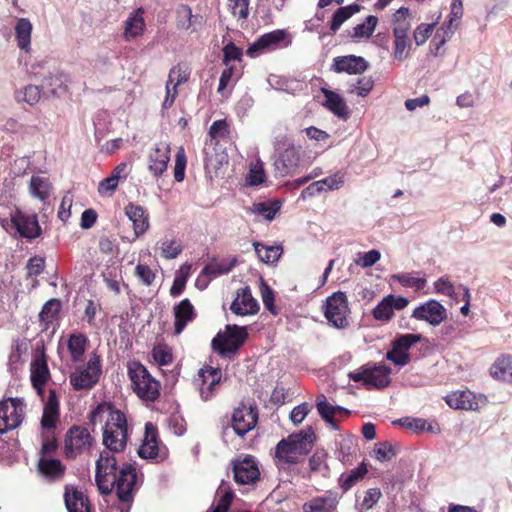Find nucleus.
<instances>
[{
  "label": "nucleus",
  "instance_id": "nucleus-60",
  "mask_svg": "<svg viewBox=\"0 0 512 512\" xmlns=\"http://www.w3.org/2000/svg\"><path fill=\"white\" fill-rule=\"evenodd\" d=\"M61 307L60 301L57 299H51L45 303L41 312L39 313V318L45 325H48L54 317L57 315Z\"/></svg>",
  "mask_w": 512,
  "mask_h": 512
},
{
  "label": "nucleus",
  "instance_id": "nucleus-35",
  "mask_svg": "<svg viewBox=\"0 0 512 512\" xmlns=\"http://www.w3.org/2000/svg\"><path fill=\"white\" fill-rule=\"evenodd\" d=\"M392 34L410 36L412 14L406 7L396 10L391 17Z\"/></svg>",
  "mask_w": 512,
  "mask_h": 512
},
{
  "label": "nucleus",
  "instance_id": "nucleus-56",
  "mask_svg": "<svg viewBox=\"0 0 512 512\" xmlns=\"http://www.w3.org/2000/svg\"><path fill=\"white\" fill-rule=\"evenodd\" d=\"M367 472L368 469L366 465L361 464L357 468L353 469L350 473L341 475L339 479L341 487L345 490H348L357 481L362 479Z\"/></svg>",
  "mask_w": 512,
  "mask_h": 512
},
{
  "label": "nucleus",
  "instance_id": "nucleus-3",
  "mask_svg": "<svg viewBox=\"0 0 512 512\" xmlns=\"http://www.w3.org/2000/svg\"><path fill=\"white\" fill-rule=\"evenodd\" d=\"M0 225L10 234L35 238L40 234L37 216L26 215L15 207H0Z\"/></svg>",
  "mask_w": 512,
  "mask_h": 512
},
{
  "label": "nucleus",
  "instance_id": "nucleus-36",
  "mask_svg": "<svg viewBox=\"0 0 512 512\" xmlns=\"http://www.w3.org/2000/svg\"><path fill=\"white\" fill-rule=\"evenodd\" d=\"M138 454L144 459H152L158 454L157 431L151 423L145 425V437L139 447Z\"/></svg>",
  "mask_w": 512,
  "mask_h": 512
},
{
  "label": "nucleus",
  "instance_id": "nucleus-17",
  "mask_svg": "<svg viewBox=\"0 0 512 512\" xmlns=\"http://www.w3.org/2000/svg\"><path fill=\"white\" fill-rule=\"evenodd\" d=\"M257 423V412L252 406L241 405L232 415V427L240 436L252 430Z\"/></svg>",
  "mask_w": 512,
  "mask_h": 512
},
{
  "label": "nucleus",
  "instance_id": "nucleus-14",
  "mask_svg": "<svg viewBox=\"0 0 512 512\" xmlns=\"http://www.w3.org/2000/svg\"><path fill=\"white\" fill-rule=\"evenodd\" d=\"M408 304L409 300L407 298L389 294L373 308L371 313L376 321L388 323L393 319L395 311L405 309Z\"/></svg>",
  "mask_w": 512,
  "mask_h": 512
},
{
  "label": "nucleus",
  "instance_id": "nucleus-39",
  "mask_svg": "<svg viewBox=\"0 0 512 512\" xmlns=\"http://www.w3.org/2000/svg\"><path fill=\"white\" fill-rule=\"evenodd\" d=\"M253 247L259 260L268 265L276 264L283 253V248L280 245H265L254 242Z\"/></svg>",
  "mask_w": 512,
  "mask_h": 512
},
{
  "label": "nucleus",
  "instance_id": "nucleus-38",
  "mask_svg": "<svg viewBox=\"0 0 512 512\" xmlns=\"http://www.w3.org/2000/svg\"><path fill=\"white\" fill-rule=\"evenodd\" d=\"M52 185L49 179L42 175H33L29 182V193L32 197L45 203L51 193Z\"/></svg>",
  "mask_w": 512,
  "mask_h": 512
},
{
  "label": "nucleus",
  "instance_id": "nucleus-48",
  "mask_svg": "<svg viewBox=\"0 0 512 512\" xmlns=\"http://www.w3.org/2000/svg\"><path fill=\"white\" fill-rule=\"evenodd\" d=\"M360 10L359 6L356 4L348 5L345 7L339 8L333 15L330 29L332 32H336L341 25L352 17L354 14L358 13Z\"/></svg>",
  "mask_w": 512,
  "mask_h": 512
},
{
  "label": "nucleus",
  "instance_id": "nucleus-15",
  "mask_svg": "<svg viewBox=\"0 0 512 512\" xmlns=\"http://www.w3.org/2000/svg\"><path fill=\"white\" fill-rule=\"evenodd\" d=\"M91 443L92 437L87 429L82 427H72L67 432L65 438V454L69 458H75L88 451Z\"/></svg>",
  "mask_w": 512,
  "mask_h": 512
},
{
  "label": "nucleus",
  "instance_id": "nucleus-16",
  "mask_svg": "<svg viewBox=\"0 0 512 512\" xmlns=\"http://www.w3.org/2000/svg\"><path fill=\"white\" fill-rule=\"evenodd\" d=\"M221 380V371L212 367L201 368L195 378V384L199 389L200 396L204 401L212 398L215 387Z\"/></svg>",
  "mask_w": 512,
  "mask_h": 512
},
{
  "label": "nucleus",
  "instance_id": "nucleus-25",
  "mask_svg": "<svg viewBox=\"0 0 512 512\" xmlns=\"http://www.w3.org/2000/svg\"><path fill=\"white\" fill-rule=\"evenodd\" d=\"M146 29L144 11L138 8L127 16L123 23V38L125 41H133L141 37Z\"/></svg>",
  "mask_w": 512,
  "mask_h": 512
},
{
  "label": "nucleus",
  "instance_id": "nucleus-52",
  "mask_svg": "<svg viewBox=\"0 0 512 512\" xmlns=\"http://www.w3.org/2000/svg\"><path fill=\"white\" fill-rule=\"evenodd\" d=\"M217 495L219 499L216 506L208 512H227L234 497L233 492L226 484L222 483L217 490Z\"/></svg>",
  "mask_w": 512,
  "mask_h": 512
},
{
  "label": "nucleus",
  "instance_id": "nucleus-6",
  "mask_svg": "<svg viewBox=\"0 0 512 512\" xmlns=\"http://www.w3.org/2000/svg\"><path fill=\"white\" fill-rule=\"evenodd\" d=\"M323 311L328 323L334 328L346 329L349 326L350 308L343 292L338 291L327 297Z\"/></svg>",
  "mask_w": 512,
  "mask_h": 512
},
{
  "label": "nucleus",
  "instance_id": "nucleus-22",
  "mask_svg": "<svg viewBox=\"0 0 512 512\" xmlns=\"http://www.w3.org/2000/svg\"><path fill=\"white\" fill-rule=\"evenodd\" d=\"M463 16L462 0H453L450 6V13L447 21L437 30V36L441 37L440 45L448 41L457 30Z\"/></svg>",
  "mask_w": 512,
  "mask_h": 512
},
{
  "label": "nucleus",
  "instance_id": "nucleus-59",
  "mask_svg": "<svg viewBox=\"0 0 512 512\" xmlns=\"http://www.w3.org/2000/svg\"><path fill=\"white\" fill-rule=\"evenodd\" d=\"M250 0H228L231 14L238 20H246L249 16Z\"/></svg>",
  "mask_w": 512,
  "mask_h": 512
},
{
  "label": "nucleus",
  "instance_id": "nucleus-62",
  "mask_svg": "<svg viewBox=\"0 0 512 512\" xmlns=\"http://www.w3.org/2000/svg\"><path fill=\"white\" fill-rule=\"evenodd\" d=\"M152 356L160 366L168 365L173 360L171 349L167 345L155 346L152 350Z\"/></svg>",
  "mask_w": 512,
  "mask_h": 512
},
{
  "label": "nucleus",
  "instance_id": "nucleus-8",
  "mask_svg": "<svg viewBox=\"0 0 512 512\" xmlns=\"http://www.w3.org/2000/svg\"><path fill=\"white\" fill-rule=\"evenodd\" d=\"M25 403L22 398H7L0 401V433L3 434L21 425L25 417Z\"/></svg>",
  "mask_w": 512,
  "mask_h": 512
},
{
  "label": "nucleus",
  "instance_id": "nucleus-28",
  "mask_svg": "<svg viewBox=\"0 0 512 512\" xmlns=\"http://www.w3.org/2000/svg\"><path fill=\"white\" fill-rule=\"evenodd\" d=\"M32 31L33 25L28 18L17 19L14 26V36L17 47L24 53H30L32 50Z\"/></svg>",
  "mask_w": 512,
  "mask_h": 512
},
{
  "label": "nucleus",
  "instance_id": "nucleus-45",
  "mask_svg": "<svg viewBox=\"0 0 512 512\" xmlns=\"http://www.w3.org/2000/svg\"><path fill=\"white\" fill-rule=\"evenodd\" d=\"M191 267V264L185 263L176 271L173 285L170 289L171 296L176 297L183 292L191 274Z\"/></svg>",
  "mask_w": 512,
  "mask_h": 512
},
{
  "label": "nucleus",
  "instance_id": "nucleus-55",
  "mask_svg": "<svg viewBox=\"0 0 512 512\" xmlns=\"http://www.w3.org/2000/svg\"><path fill=\"white\" fill-rule=\"evenodd\" d=\"M439 19L440 15L437 17L434 23H421L415 28L413 31V40L417 46H422L427 42L429 37L432 35Z\"/></svg>",
  "mask_w": 512,
  "mask_h": 512
},
{
  "label": "nucleus",
  "instance_id": "nucleus-23",
  "mask_svg": "<svg viewBox=\"0 0 512 512\" xmlns=\"http://www.w3.org/2000/svg\"><path fill=\"white\" fill-rule=\"evenodd\" d=\"M234 479L239 484H252L259 479V468L252 457H245L234 463Z\"/></svg>",
  "mask_w": 512,
  "mask_h": 512
},
{
  "label": "nucleus",
  "instance_id": "nucleus-64",
  "mask_svg": "<svg viewBox=\"0 0 512 512\" xmlns=\"http://www.w3.org/2000/svg\"><path fill=\"white\" fill-rule=\"evenodd\" d=\"M381 258V253L378 250H370L364 253H358L355 263L362 268H369L377 263Z\"/></svg>",
  "mask_w": 512,
  "mask_h": 512
},
{
  "label": "nucleus",
  "instance_id": "nucleus-20",
  "mask_svg": "<svg viewBox=\"0 0 512 512\" xmlns=\"http://www.w3.org/2000/svg\"><path fill=\"white\" fill-rule=\"evenodd\" d=\"M71 83L70 75L62 70L54 69L41 80V87L55 97H60L68 91Z\"/></svg>",
  "mask_w": 512,
  "mask_h": 512
},
{
  "label": "nucleus",
  "instance_id": "nucleus-19",
  "mask_svg": "<svg viewBox=\"0 0 512 512\" xmlns=\"http://www.w3.org/2000/svg\"><path fill=\"white\" fill-rule=\"evenodd\" d=\"M316 407L319 415L334 430L338 429V421L350 414L349 410L341 406H334L328 403L325 395L323 394L317 396Z\"/></svg>",
  "mask_w": 512,
  "mask_h": 512
},
{
  "label": "nucleus",
  "instance_id": "nucleus-63",
  "mask_svg": "<svg viewBox=\"0 0 512 512\" xmlns=\"http://www.w3.org/2000/svg\"><path fill=\"white\" fill-rule=\"evenodd\" d=\"M386 358L397 366H405L410 361L409 353L404 352L394 342H392V349L387 352Z\"/></svg>",
  "mask_w": 512,
  "mask_h": 512
},
{
  "label": "nucleus",
  "instance_id": "nucleus-54",
  "mask_svg": "<svg viewBox=\"0 0 512 512\" xmlns=\"http://www.w3.org/2000/svg\"><path fill=\"white\" fill-rule=\"evenodd\" d=\"M394 280L399 282L402 286L412 288L414 290H421L426 285V279L415 276L412 273H400L392 276Z\"/></svg>",
  "mask_w": 512,
  "mask_h": 512
},
{
  "label": "nucleus",
  "instance_id": "nucleus-32",
  "mask_svg": "<svg viewBox=\"0 0 512 512\" xmlns=\"http://www.w3.org/2000/svg\"><path fill=\"white\" fill-rule=\"evenodd\" d=\"M59 421V401L54 390H50L45 402L41 426L45 430H52Z\"/></svg>",
  "mask_w": 512,
  "mask_h": 512
},
{
  "label": "nucleus",
  "instance_id": "nucleus-46",
  "mask_svg": "<svg viewBox=\"0 0 512 512\" xmlns=\"http://www.w3.org/2000/svg\"><path fill=\"white\" fill-rule=\"evenodd\" d=\"M161 255L165 259H175L183 250L180 240L176 238H164L158 243Z\"/></svg>",
  "mask_w": 512,
  "mask_h": 512
},
{
  "label": "nucleus",
  "instance_id": "nucleus-49",
  "mask_svg": "<svg viewBox=\"0 0 512 512\" xmlns=\"http://www.w3.org/2000/svg\"><path fill=\"white\" fill-rule=\"evenodd\" d=\"M281 205L282 203L279 200H269L254 204L252 211L253 213L262 215L265 219L271 221L280 210Z\"/></svg>",
  "mask_w": 512,
  "mask_h": 512
},
{
  "label": "nucleus",
  "instance_id": "nucleus-11",
  "mask_svg": "<svg viewBox=\"0 0 512 512\" xmlns=\"http://www.w3.org/2000/svg\"><path fill=\"white\" fill-rule=\"evenodd\" d=\"M101 361L96 355L92 356L85 366L75 369L70 375V383L75 390L92 388L99 380Z\"/></svg>",
  "mask_w": 512,
  "mask_h": 512
},
{
  "label": "nucleus",
  "instance_id": "nucleus-2",
  "mask_svg": "<svg viewBox=\"0 0 512 512\" xmlns=\"http://www.w3.org/2000/svg\"><path fill=\"white\" fill-rule=\"evenodd\" d=\"M314 438L313 430L308 428L281 440L275 450L278 464L283 466L299 462L312 449Z\"/></svg>",
  "mask_w": 512,
  "mask_h": 512
},
{
  "label": "nucleus",
  "instance_id": "nucleus-4",
  "mask_svg": "<svg viewBox=\"0 0 512 512\" xmlns=\"http://www.w3.org/2000/svg\"><path fill=\"white\" fill-rule=\"evenodd\" d=\"M300 159V148L290 138H276L274 168L279 176L293 175L300 165Z\"/></svg>",
  "mask_w": 512,
  "mask_h": 512
},
{
  "label": "nucleus",
  "instance_id": "nucleus-24",
  "mask_svg": "<svg viewBox=\"0 0 512 512\" xmlns=\"http://www.w3.org/2000/svg\"><path fill=\"white\" fill-rule=\"evenodd\" d=\"M149 171L155 176H161L167 169L170 161V146L165 142L156 144L150 151L149 156Z\"/></svg>",
  "mask_w": 512,
  "mask_h": 512
},
{
  "label": "nucleus",
  "instance_id": "nucleus-18",
  "mask_svg": "<svg viewBox=\"0 0 512 512\" xmlns=\"http://www.w3.org/2000/svg\"><path fill=\"white\" fill-rule=\"evenodd\" d=\"M369 67V63L360 56L345 55L337 56L333 59L331 70L335 73H347L357 75L364 73Z\"/></svg>",
  "mask_w": 512,
  "mask_h": 512
},
{
  "label": "nucleus",
  "instance_id": "nucleus-47",
  "mask_svg": "<svg viewBox=\"0 0 512 512\" xmlns=\"http://www.w3.org/2000/svg\"><path fill=\"white\" fill-rule=\"evenodd\" d=\"M377 24L378 18L376 16H367L363 23H360L353 28L351 37L354 39H367L374 33Z\"/></svg>",
  "mask_w": 512,
  "mask_h": 512
},
{
  "label": "nucleus",
  "instance_id": "nucleus-9",
  "mask_svg": "<svg viewBox=\"0 0 512 512\" xmlns=\"http://www.w3.org/2000/svg\"><path fill=\"white\" fill-rule=\"evenodd\" d=\"M247 336L245 327L227 325L225 331L218 333L213 339L212 345L221 355L233 354L245 342Z\"/></svg>",
  "mask_w": 512,
  "mask_h": 512
},
{
  "label": "nucleus",
  "instance_id": "nucleus-43",
  "mask_svg": "<svg viewBox=\"0 0 512 512\" xmlns=\"http://www.w3.org/2000/svg\"><path fill=\"white\" fill-rule=\"evenodd\" d=\"M39 472L50 478L57 479L64 473V467L57 459H52L47 456H41L38 464Z\"/></svg>",
  "mask_w": 512,
  "mask_h": 512
},
{
  "label": "nucleus",
  "instance_id": "nucleus-41",
  "mask_svg": "<svg viewBox=\"0 0 512 512\" xmlns=\"http://www.w3.org/2000/svg\"><path fill=\"white\" fill-rule=\"evenodd\" d=\"M87 337L79 332L72 333L67 340V348L74 362L82 360L87 346Z\"/></svg>",
  "mask_w": 512,
  "mask_h": 512
},
{
  "label": "nucleus",
  "instance_id": "nucleus-58",
  "mask_svg": "<svg viewBox=\"0 0 512 512\" xmlns=\"http://www.w3.org/2000/svg\"><path fill=\"white\" fill-rule=\"evenodd\" d=\"M433 287L436 293L448 296L454 300L457 299L456 287L447 276H442L437 279L434 282Z\"/></svg>",
  "mask_w": 512,
  "mask_h": 512
},
{
  "label": "nucleus",
  "instance_id": "nucleus-13",
  "mask_svg": "<svg viewBox=\"0 0 512 512\" xmlns=\"http://www.w3.org/2000/svg\"><path fill=\"white\" fill-rule=\"evenodd\" d=\"M446 308L437 300L430 299L413 310L411 317L418 320L424 321L433 327L439 326L442 322L447 319Z\"/></svg>",
  "mask_w": 512,
  "mask_h": 512
},
{
  "label": "nucleus",
  "instance_id": "nucleus-12",
  "mask_svg": "<svg viewBox=\"0 0 512 512\" xmlns=\"http://www.w3.org/2000/svg\"><path fill=\"white\" fill-rule=\"evenodd\" d=\"M446 403L453 409L477 411L487 404L483 394H476L470 390H458L445 397Z\"/></svg>",
  "mask_w": 512,
  "mask_h": 512
},
{
  "label": "nucleus",
  "instance_id": "nucleus-37",
  "mask_svg": "<svg viewBox=\"0 0 512 512\" xmlns=\"http://www.w3.org/2000/svg\"><path fill=\"white\" fill-rule=\"evenodd\" d=\"M175 334H180L188 322L192 321L195 312L194 307L188 299L182 300L174 307Z\"/></svg>",
  "mask_w": 512,
  "mask_h": 512
},
{
  "label": "nucleus",
  "instance_id": "nucleus-5",
  "mask_svg": "<svg viewBox=\"0 0 512 512\" xmlns=\"http://www.w3.org/2000/svg\"><path fill=\"white\" fill-rule=\"evenodd\" d=\"M133 391L145 401H154L160 394V383L153 378L147 369L138 362L128 367Z\"/></svg>",
  "mask_w": 512,
  "mask_h": 512
},
{
  "label": "nucleus",
  "instance_id": "nucleus-34",
  "mask_svg": "<svg viewBox=\"0 0 512 512\" xmlns=\"http://www.w3.org/2000/svg\"><path fill=\"white\" fill-rule=\"evenodd\" d=\"M65 504L68 512H92L88 497L74 488L66 489Z\"/></svg>",
  "mask_w": 512,
  "mask_h": 512
},
{
  "label": "nucleus",
  "instance_id": "nucleus-50",
  "mask_svg": "<svg viewBox=\"0 0 512 512\" xmlns=\"http://www.w3.org/2000/svg\"><path fill=\"white\" fill-rule=\"evenodd\" d=\"M190 72L187 64L179 63L170 69L166 83L178 87L188 81Z\"/></svg>",
  "mask_w": 512,
  "mask_h": 512
},
{
  "label": "nucleus",
  "instance_id": "nucleus-31",
  "mask_svg": "<svg viewBox=\"0 0 512 512\" xmlns=\"http://www.w3.org/2000/svg\"><path fill=\"white\" fill-rule=\"evenodd\" d=\"M490 376L497 381L512 384V355L502 354L489 369Z\"/></svg>",
  "mask_w": 512,
  "mask_h": 512
},
{
  "label": "nucleus",
  "instance_id": "nucleus-10",
  "mask_svg": "<svg viewBox=\"0 0 512 512\" xmlns=\"http://www.w3.org/2000/svg\"><path fill=\"white\" fill-rule=\"evenodd\" d=\"M391 370L386 365L373 367L363 366L349 373V378L354 382H362L367 388H384L390 383Z\"/></svg>",
  "mask_w": 512,
  "mask_h": 512
},
{
  "label": "nucleus",
  "instance_id": "nucleus-27",
  "mask_svg": "<svg viewBox=\"0 0 512 512\" xmlns=\"http://www.w3.org/2000/svg\"><path fill=\"white\" fill-rule=\"evenodd\" d=\"M125 214L133 224V231L136 237H140L148 231L150 227L149 215L142 206L129 203L125 207Z\"/></svg>",
  "mask_w": 512,
  "mask_h": 512
},
{
  "label": "nucleus",
  "instance_id": "nucleus-51",
  "mask_svg": "<svg viewBox=\"0 0 512 512\" xmlns=\"http://www.w3.org/2000/svg\"><path fill=\"white\" fill-rule=\"evenodd\" d=\"M18 102H25L31 106L36 105L41 99V89L37 85H27L15 93Z\"/></svg>",
  "mask_w": 512,
  "mask_h": 512
},
{
  "label": "nucleus",
  "instance_id": "nucleus-29",
  "mask_svg": "<svg viewBox=\"0 0 512 512\" xmlns=\"http://www.w3.org/2000/svg\"><path fill=\"white\" fill-rule=\"evenodd\" d=\"M31 382L38 394L43 393L45 384L50 378L47 361L44 355L37 356L31 363Z\"/></svg>",
  "mask_w": 512,
  "mask_h": 512
},
{
  "label": "nucleus",
  "instance_id": "nucleus-1",
  "mask_svg": "<svg viewBox=\"0 0 512 512\" xmlns=\"http://www.w3.org/2000/svg\"><path fill=\"white\" fill-rule=\"evenodd\" d=\"M90 423L103 425V444L108 451L100 453L96 461L95 481L102 494H109L116 487L121 502L120 512H129L133 491L137 482L136 468L124 464L117 474V460L111 452L125 449L128 438V424L125 415L111 404H99L90 413Z\"/></svg>",
  "mask_w": 512,
  "mask_h": 512
},
{
  "label": "nucleus",
  "instance_id": "nucleus-30",
  "mask_svg": "<svg viewBox=\"0 0 512 512\" xmlns=\"http://www.w3.org/2000/svg\"><path fill=\"white\" fill-rule=\"evenodd\" d=\"M321 92L325 97L323 105L334 115L341 119H348L350 116V110L344 100V98L337 92L329 90L327 88H321Z\"/></svg>",
  "mask_w": 512,
  "mask_h": 512
},
{
  "label": "nucleus",
  "instance_id": "nucleus-7",
  "mask_svg": "<svg viewBox=\"0 0 512 512\" xmlns=\"http://www.w3.org/2000/svg\"><path fill=\"white\" fill-rule=\"evenodd\" d=\"M291 44V34L285 29H277L261 35L248 47L246 53L249 57L255 58L266 52L286 48Z\"/></svg>",
  "mask_w": 512,
  "mask_h": 512
},
{
  "label": "nucleus",
  "instance_id": "nucleus-53",
  "mask_svg": "<svg viewBox=\"0 0 512 512\" xmlns=\"http://www.w3.org/2000/svg\"><path fill=\"white\" fill-rule=\"evenodd\" d=\"M374 81L371 77H361L355 83L348 87L349 94H355L359 97L365 98L373 90Z\"/></svg>",
  "mask_w": 512,
  "mask_h": 512
},
{
  "label": "nucleus",
  "instance_id": "nucleus-21",
  "mask_svg": "<svg viewBox=\"0 0 512 512\" xmlns=\"http://www.w3.org/2000/svg\"><path fill=\"white\" fill-rule=\"evenodd\" d=\"M230 309L236 315L247 316L256 314L259 310V305L252 296L250 288L243 287L237 290Z\"/></svg>",
  "mask_w": 512,
  "mask_h": 512
},
{
  "label": "nucleus",
  "instance_id": "nucleus-61",
  "mask_svg": "<svg viewBox=\"0 0 512 512\" xmlns=\"http://www.w3.org/2000/svg\"><path fill=\"white\" fill-rule=\"evenodd\" d=\"M234 263L228 261H214L204 267L205 273L210 274L213 279L229 273L232 270Z\"/></svg>",
  "mask_w": 512,
  "mask_h": 512
},
{
  "label": "nucleus",
  "instance_id": "nucleus-40",
  "mask_svg": "<svg viewBox=\"0 0 512 512\" xmlns=\"http://www.w3.org/2000/svg\"><path fill=\"white\" fill-rule=\"evenodd\" d=\"M228 164V155L224 151L210 152L205 149V169L210 176H218L221 169Z\"/></svg>",
  "mask_w": 512,
  "mask_h": 512
},
{
  "label": "nucleus",
  "instance_id": "nucleus-42",
  "mask_svg": "<svg viewBox=\"0 0 512 512\" xmlns=\"http://www.w3.org/2000/svg\"><path fill=\"white\" fill-rule=\"evenodd\" d=\"M393 36V50H392V58L396 61H404L410 55V50L412 48V42L410 36L407 35H396Z\"/></svg>",
  "mask_w": 512,
  "mask_h": 512
},
{
  "label": "nucleus",
  "instance_id": "nucleus-26",
  "mask_svg": "<svg viewBox=\"0 0 512 512\" xmlns=\"http://www.w3.org/2000/svg\"><path fill=\"white\" fill-rule=\"evenodd\" d=\"M344 184V177L341 173H335L324 179L315 181L301 192V198L307 199L325 191L338 190Z\"/></svg>",
  "mask_w": 512,
  "mask_h": 512
},
{
  "label": "nucleus",
  "instance_id": "nucleus-57",
  "mask_svg": "<svg viewBox=\"0 0 512 512\" xmlns=\"http://www.w3.org/2000/svg\"><path fill=\"white\" fill-rule=\"evenodd\" d=\"M265 179L266 174L263 163L261 161H257L256 163L252 164L246 176L247 185L258 186L264 183Z\"/></svg>",
  "mask_w": 512,
  "mask_h": 512
},
{
  "label": "nucleus",
  "instance_id": "nucleus-33",
  "mask_svg": "<svg viewBox=\"0 0 512 512\" xmlns=\"http://www.w3.org/2000/svg\"><path fill=\"white\" fill-rule=\"evenodd\" d=\"M339 502L338 496L332 492L315 497L303 505L304 512H333Z\"/></svg>",
  "mask_w": 512,
  "mask_h": 512
},
{
  "label": "nucleus",
  "instance_id": "nucleus-44",
  "mask_svg": "<svg viewBox=\"0 0 512 512\" xmlns=\"http://www.w3.org/2000/svg\"><path fill=\"white\" fill-rule=\"evenodd\" d=\"M402 426L414 432L428 431L438 433L440 428L437 423H431L423 418L406 417L400 420Z\"/></svg>",
  "mask_w": 512,
  "mask_h": 512
}]
</instances>
